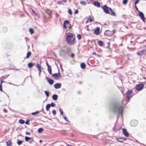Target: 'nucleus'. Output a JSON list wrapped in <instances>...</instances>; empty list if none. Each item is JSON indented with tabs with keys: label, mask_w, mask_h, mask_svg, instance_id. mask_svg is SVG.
<instances>
[{
	"label": "nucleus",
	"mask_w": 146,
	"mask_h": 146,
	"mask_svg": "<svg viewBox=\"0 0 146 146\" xmlns=\"http://www.w3.org/2000/svg\"><path fill=\"white\" fill-rule=\"evenodd\" d=\"M58 96L56 94H55V100H56L57 99Z\"/></svg>",
	"instance_id": "5fc2aeb1"
},
{
	"label": "nucleus",
	"mask_w": 146,
	"mask_h": 146,
	"mask_svg": "<svg viewBox=\"0 0 146 146\" xmlns=\"http://www.w3.org/2000/svg\"><path fill=\"white\" fill-rule=\"evenodd\" d=\"M46 64L48 67V66L49 67L50 66L48 64L47 62H46Z\"/></svg>",
	"instance_id": "13d9d810"
},
{
	"label": "nucleus",
	"mask_w": 146,
	"mask_h": 146,
	"mask_svg": "<svg viewBox=\"0 0 146 146\" xmlns=\"http://www.w3.org/2000/svg\"><path fill=\"white\" fill-rule=\"evenodd\" d=\"M31 114L32 115H35L36 114V112H32V113H31Z\"/></svg>",
	"instance_id": "4d7b16f0"
},
{
	"label": "nucleus",
	"mask_w": 146,
	"mask_h": 146,
	"mask_svg": "<svg viewBox=\"0 0 146 146\" xmlns=\"http://www.w3.org/2000/svg\"><path fill=\"white\" fill-rule=\"evenodd\" d=\"M77 38L79 40H80L81 38V36L80 34H78L77 35Z\"/></svg>",
	"instance_id": "4c0bfd02"
},
{
	"label": "nucleus",
	"mask_w": 146,
	"mask_h": 146,
	"mask_svg": "<svg viewBox=\"0 0 146 146\" xmlns=\"http://www.w3.org/2000/svg\"><path fill=\"white\" fill-rule=\"evenodd\" d=\"M48 72H49V74H51L52 73V69H51V66L49 67H48Z\"/></svg>",
	"instance_id": "393cba45"
},
{
	"label": "nucleus",
	"mask_w": 146,
	"mask_h": 146,
	"mask_svg": "<svg viewBox=\"0 0 146 146\" xmlns=\"http://www.w3.org/2000/svg\"><path fill=\"white\" fill-rule=\"evenodd\" d=\"M50 107H54L55 106V104L53 103H52L51 104H50Z\"/></svg>",
	"instance_id": "a18cd8bd"
},
{
	"label": "nucleus",
	"mask_w": 146,
	"mask_h": 146,
	"mask_svg": "<svg viewBox=\"0 0 146 146\" xmlns=\"http://www.w3.org/2000/svg\"><path fill=\"white\" fill-rule=\"evenodd\" d=\"M67 54V52L66 51H65L61 49L60 50V55L62 56H64Z\"/></svg>",
	"instance_id": "9d476101"
},
{
	"label": "nucleus",
	"mask_w": 146,
	"mask_h": 146,
	"mask_svg": "<svg viewBox=\"0 0 146 146\" xmlns=\"http://www.w3.org/2000/svg\"><path fill=\"white\" fill-rule=\"evenodd\" d=\"M50 104H47L46 106V110L48 111L49 110L50 108Z\"/></svg>",
	"instance_id": "7c9ffc66"
},
{
	"label": "nucleus",
	"mask_w": 146,
	"mask_h": 146,
	"mask_svg": "<svg viewBox=\"0 0 146 146\" xmlns=\"http://www.w3.org/2000/svg\"><path fill=\"white\" fill-rule=\"evenodd\" d=\"M133 91L131 90H128L126 93V97L128 98V101H130V99L132 97Z\"/></svg>",
	"instance_id": "20e7f679"
},
{
	"label": "nucleus",
	"mask_w": 146,
	"mask_h": 146,
	"mask_svg": "<svg viewBox=\"0 0 146 146\" xmlns=\"http://www.w3.org/2000/svg\"><path fill=\"white\" fill-rule=\"evenodd\" d=\"M70 55L72 58H73L74 56V55L73 53H72Z\"/></svg>",
	"instance_id": "09e8293b"
},
{
	"label": "nucleus",
	"mask_w": 146,
	"mask_h": 146,
	"mask_svg": "<svg viewBox=\"0 0 146 146\" xmlns=\"http://www.w3.org/2000/svg\"><path fill=\"white\" fill-rule=\"evenodd\" d=\"M60 114L63 115H64L63 113V111L61 110L60 108Z\"/></svg>",
	"instance_id": "37998d69"
},
{
	"label": "nucleus",
	"mask_w": 146,
	"mask_h": 146,
	"mask_svg": "<svg viewBox=\"0 0 146 146\" xmlns=\"http://www.w3.org/2000/svg\"><path fill=\"white\" fill-rule=\"evenodd\" d=\"M68 25H70L69 21L67 20H65L64 23L63 27L65 29H66L67 28V26H68Z\"/></svg>",
	"instance_id": "6e6552de"
},
{
	"label": "nucleus",
	"mask_w": 146,
	"mask_h": 146,
	"mask_svg": "<svg viewBox=\"0 0 146 146\" xmlns=\"http://www.w3.org/2000/svg\"><path fill=\"white\" fill-rule=\"evenodd\" d=\"M98 44L100 46H102L104 45L103 42L101 40H99L98 42Z\"/></svg>",
	"instance_id": "4be33fe9"
},
{
	"label": "nucleus",
	"mask_w": 146,
	"mask_h": 146,
	"mask_svg": "<svg viewBox=\"0 0 146 146\" xmlns=\"http://www.w3.org/2000/svg\"><path fill=\"white\" fill-rule=\"evenodd\" d=\"M3 111L5 112V113H7V110H6L5 109H3Z\"/></svg>",
	"instance_id": "6e6d98bb"
},
{
	"label": "nucleus",
	"mask_w": 146,
	"mask_h": 146,
	"mask_svg": "<svg viewBox=\"0 0 146 146\" xmlns=\"http://www.w3.org/2000/svg\"><path fill=\"white\" fill-rule=\"evenodd\" d=\"M25 133L27 135H29L30 134V133L29 132H26Z\"/></svg>",
	"instance_id": "3c124183"
},
{
	"label": "nucleus",
	"mask_w": 146,
	"mask_h": 146,
	"mask_svg": "<svg viewBox=\"0 0 146 146\" xmlns=\"http://www.w3.org/2000/svg\"><path fill=\"white\" fill-rule=\"evenodd\" d=\"M146 50H144L141 51H139L137 52V54L138 55L141 56L144 54Z\"/></svg>",
	"instance_id": "ddd939ff"
},
{
	"label": "nucleus",
	"mask_w": 146,
	"mask_h": 146,
	"mask_svg": "<svg viewBox=\"0 0 146 146\" xmlns=\"http://www.w3.org/2000/svg\"><path fill=\"white\" fill-rule=\"evenodd\" d=\"M52 98L53 100H55V94H53L52 96Z\"/></svg>",
	"instance_id": "864d4df0"
},
{
	"label": "nucleus",
	"mask_w": 146,
	"mask_h": 146,
	"mask_svg": "<svg viewBox=\"0 0 146 146\" xmlns=\"http://www.w3.org/2000/svg\"><path fill=\"white\" fill-rule=\"evenodd\" d=\"M128 1V0H123V4L124 5L126 4L127 3Z\"/></svg>",
	"instance_id": "e433bc0d"
},
{
	"label": "nucleus",
	"mask_w": 146,
	"mask_h": 146,
	"mask_svg": "<svg viewBox=\"0 0 146 146\" xmlns=\"http://www.w3.org/2000/svg\"><path fill=\"white\" fill-rule=\"evenodd\" d=\"M23 141L21 140H18L17 142V143L19 145H20L22 144Z\"/></svg>",
	"instance_id": "72a5a7b5"
},
{
	"label": "nucleus",
	"mask_w": 146,
	"mask_h": 146,
	"mask_svg": "<svg viewBox=\"0 0 146 146\" xmlns=\"http://www.w3.org/2000/svg\"><path fill=\"white\" fill-rule=\"evenodd\" d=\"M63 1L64 3H66L67 2V0H63Z\"/></svg>",
	"instance_id": "338daca9"
},
{
	"label": "nucleus",
	"mask_w": 146,
	"mask_h": 146,
	"mask_svg": "<svg viewBox=\"0 0 146 146\" xmlns=\"http://www.w3.org/2000/svg\"><path fill=\"white\" fill-rule=\"evenodd\" d=\"M51 12L48 9L45 10L44 13H42L43 17L45 19H49L50 17Z\"/></svg>",
	"instance_id": "7ed1b4c3"
},
{
	"label": "nucleus",
	"mask_w": 146,
	"mask_h": 146,
	"mask_svg": "<svg viewBox=\"0 0 146 146\" xmlns=\"http://www.w3.org/2000/svg\"><path fill=\"white\" fill-rule=\"evenodd\" d=\"M78 10H76L75 11L74 13L75 14H78Z\"/></svg>",
	"instance_id": "8fccbe9b"
},
{
	"label": "nucleus",
	"mask_w": 146,
	"mask_h": 146,
	"mask_svg": "<svg viewBox=\"0 0 146 146\" xmlns=\"http://www.w3.org/2000/svg\"><path fill=\"white\" fill-rule=\"evenodd\" d=\"M104 34V35L108 36H112L111 31L109 30L105 31Z\"/></svg>",
	"instance_id": "1a4fd4ad"
},
{
	"label": "nucleus",
	"mask_w": 146,
	"mask_h": 146,
	"mask_svg": "<svg viewBox=\"0 0 146 146\" xmlns=\"http://www.w3.org/2000/svg\"><path fill=\"white\" fill-rule=\"evenodd\" d=\"M92 54H93V55H95V54L96 55V53L95 52H93L92 53Z\"/></svg>",
	"instance_id": "69168bd1"
},
{
	"label": "nucleus",
	"mask_w": 146,
	"mask_h": 146,
	"mask_svg": "<svg viewBox=\"0 0 146 146\" xmlns=\"http://www.w3.org/2000/svg\"><path fill=\"white\" fill-rule=\"evenodd\" d=\"M46 80L50 85H52L54 83V80L48 77H46Z\"/></svg>",
	"instance_id": "f8f14e48"
},
{
	"label": "nucleus",
	"mask_w": 146,
	"mask_h": 146,
	"mask_svg": "<svg viewBox=\"0 0 146 146\" xmlns=\"http://www.w3.org/2000/svg\"><path fill=\"white\" fill-rule=\"evenodd\" d=\"M52 76L54 77H55V73L53 74H52Z\"/></svg>",
	"instance_id": "774afa93"
},
{
	"label": "nucleus",
	"mask_w": 146,
	"mask_h": 146,
	"mask_svg": "<svg viewBox=\"0 0 146 146\" xmlns=\"http://www.w3.org/2000/svg\"><path fill=\"white\" fill-rule=\"evenodd\" d=\"M33 64L31 63H29L28 64V67L29 68H31L33 66Z\"/></svg>",
	"instance_id": "cd10ccee"
},
{
	"label": "nucleus",
	"mask_w": 146,
	"mask_h": 146,
	"mask_svg": "<svg viewBox=\"0 0 146 146\" xmlns=\"http://www.w3.org/2000/svg\"><path fill=\"white\" fill-rule=\"evenodd\" d=\"M68 12L69 14L71 15L72 14V11L70 9H69L68 11Z\"/></svg>",
	"instance_id": "ea45409f"
},
{
	"label": "nucleus",
	"mask_w": 146,
	"mask_h": 146,
	"mask_svg": "<svg viewBox=\"0 0 146 146\" xmlns=\"http://www.w3.org/2000/svg\"><path fill=\"white\" fill-rule=\"evenodd\" d=\"M109 14L114 16H115V13L111 9H110V13H109Z\"/></svg>",
	"instance_id": "412c9836"
},
{
	"label": "nucleus",
	"mask_w": 146,
	"mask_h": 146,
	"mask_svg": "<svg viewBox=\"0 0 146 146\" xmlns=\"http://www.w3.org/2000/svg\"><path fill=\"white\" fill-rule=\"evenodd\" d=\"M123 133L124 135L126 137H128L129 135V134L128 132L127 131L126 129L123 128Z\"/></svg>",
	"instance_id": "9b49d317"
},
{
	"label": "nucleus",
	"mask_w": 146,
	"mask_h": 146,
	"mask_svg": "<svg viewBox=\"0 0 146 146\" xmlns=\"http://www.w3.org/2000/svg\"><path fill=\"white\" fill-rule=\"evenodd\" d=\"M138 124V122L136 120H132L130 123L131 125L133 127L136 126Z\"/></svg>",
	"instance_id": "0eeeda50"
},
{
	"label": "nucleus",
	"mask_w": 146,
	"mask_h": 146,
	"mask_svg": "<svg viewBox=\"0 0 146 146\" xmlns=\"http://www.w3.org/2000/svg\"><path fill=\"white\" fill-rule=\"evenodd\" d=\"M141 19L143 20V21H145V18L144 17L143 18H141Z\"/></svg>",
	"instance_id": "0e129e2a"
},
{
	"label": "nucleus",
	"mask_w": 146,
	"mask_h": 146,
	"mask_svg": "<svg viewBox=\"0 0 146 146\" xmlns=\"http://www.w3.org/2000/svg\"><path fill=\"white\" fill-rule=\"evenodd\" d=\"M29 31L30 32V33L31 34H33L34 33V31H33V29H32V28H30L29 29Z\"/></svg>",
	"instance_id": "c9c22d12"
},
{
	"label": "nucleus",
	"mask_w": 146,
	"mask_h": 146,
	"mask_svg": "<svg viewBox=\"0 0 146 146\" xmlns=\"http://www.w3.org/2000/svg\"><path fill=\"white\" fill-rule=\"evenodd\" d=\"M93 4L94 5L98 7H99L100 6V3L98 1H94L93 3Z\"/></svg>",
	"instance_id": "f3484780"
},
{
	"label": "nucleus",
	"mask_w": 146,
	"mask_h": 146,
	"mask_svg": "<svg viewBox=\"0 0 146 146\" xmlns=\"http://www.w3.org/2000/svg\"><path fill=\"white\" fill-rule=\"evenodd\" d=\"M31 55V52H29L27 54L26 57L28 58Z\"/></svg>",
	"instance_id": "bb28decb"
},
{
	"label": "nucleus",
	"mask_w": 146,
	"mask_h": 146,
	"mask_svg": "<svg viewBox=\"0 0 146 146\" xmlns=\"http://www.w3.org/2000/svg\"><path fill=\"white\" fill-rule=\"evenodd\" d=\"M43 131V128H39L38 129V132L39 133H41Z\"/></svg>",
	"instance_id": "c756f323"
},
{
	"label": "nucleus",
	"mask_w": 146,
	"mask_h": 146,
	"mask_svg": "<svg viewBox=\"0 0 146 146\" xmlns=\"http://www.w3.org/2000/svg\"><path fill=\"white\" fill-rule=\"evenodd\" d=\"M135 8L136 9V10L137 11H138L139 12H140V11H139L138 9V8L137 7V6H135Z\"/></svg>",
	"instance_id": "603ef678"
},
{
	"label": "nucleus",
	"mask_w": 146,
	"mask_h": 146,
	"mask_svg": "<svg viewBox=\"0 0 146 146\" xmlns=\"http://www.w3.org/2000/svg\"><path fill=\"white\" fill-rule=\"evenodd\" d=\"M63 117L65 120H66V121L67 122H69V120L68 119V118L66 117V116L65 115H63Z\"/></svg>",
	"instance_id": "f704fd0d"
},
{
	"label": "nucleus",
	"mask_w": 146,
	"mask_h": 146,
	"mask_svg": "<svg viewBox=\"0 0 146 146\" xmlns=\"http://www.w3.org/2000/svg\"><path fill=\"white\" fill-rule=\"evenodd\" d=\"M141 19L143 20V21H145V18L144 17L143 18H141Z\"/></svg>",
	"instance_id": "e2e57ef3"
},
{
	"label": "nucleus",
	"mask_w": 146,
	"mask_h": 146,
	"mask_svg": "<svg viewBox=\"0 0 146 146\" xmlns=\"http://www.w3.org/2000/svg\"><path fill=\"white\" fill-rule=\"evenodd\" d=\"M61 87V84L60 83H56L55 84V88L56 89H58L60 88Z\"/></svg>",
	"instance_id": "6ab92c4d"
},
{
	"label": "nucleus",
	"mask_w": 146,
	"mask_h": 146,
	"mask_svg": "<svg viewBox=\"0 0 146 146\" xmlns=\"http://www.w3.org/2000/svg\"><path fill=\"white\" fill-rule=\"evenodd\" d=\"M116 140H117L119 142L123 143V142L125 141L126 140V139L121 138V137H119L118 138H117L116 139Z\"/></svg>",
	"instance_id": "dca6fc26"
},
{
	"label": "nucleus",
	"mask_w": 146,
	"mask_h": 146,
	"mask_svg": "<svg viewBox=\"0 0 146 146\" xmlns=\"http://www.w3.org/2000/svg\"><path fill=\"white\" fill-rule=\"evenodd\" d=\"M19 122L20 124H23L25 123V121L22 119H20L19 120Z\"/></svg>",
	"instance_id": "c85d7f7f"
},
{
	"label": "nucleus",
	"mask_w": 146,
	"mask_h": 146,
	"mask_svg": "<svg viewBox=\"0 0 146 146\" xmlns=\"http://www.w3.org/2000/svg\"><path fill=\"white\" fill-rule=\"evenodd\" d=\"M75 36L74 35L71 33H67L66 41L67 43L70 45H73L75 42Z\"/></svg>",
	"instance_id": "f03ea898"
},
{
	"label": "nucleus",
	"mask_w": 146,
	"mask_h": 146,
	"mask_svg": "<svg viewBox=\"0 0 146 146\" xmlns=\"http://www.w3.org/2000/svg\"><path fill=\"white\" fill-rule=\"evenodd\" d=\"M31 139V137H29L27 136H26L25 137V140L26 141H28L30 139Z\"/></svg>",
	"instance_id": "473e14b6"
},
{
	"label": "nucleus",
	"mask_w": 146,
	"mask_h": 146,
	"mask_svg": "<svg viewBox=\"0 0 146 146\" xmlns=\"http://www.w3.org/2000/svg\"><path fill=\"white\" fill-rule=\"evenodd\" d=\"M89 20L90 22H92V21H94L93 17H92V18L90 17L89 18Z\"/></svg>",
	"instance_id": "a19ab883"
},
{
	"label": "nucleus",
	"mask_w": 146,
	"mask_h": 146,
	"mask_svg": "<svg viewBox=\"0 0 146 146\" xmlns=\"http://www.w3.org/2000/svg\"><path fill=\"white\" fill-rule=\"evenodd\" d=\"M29 121H30V120L29 119L25 121V124H27V125L29 124Z\"/></svg>",
	"instance_id": "c03bdc74"
},
{
	"label": "nucleus",
	"mask_w": 146,
	"mask_h": 146,
	"mask_svg": "<svg viewBox=\"0 0 146 146\" xmlns=\"http://www.w3.org/2000/svg\"><path fill=\"white\" fill-rule=\"evenodd\" d=\"M80 3L81 5H83L84 6H85L87 5L86 3V2L84 1H81L80 2Z\"/></svg>",
	"instance_id": "b1692460"
},
{
	"label": "nucleus",
	"mask_w": 146,
	"mask_h": 146,
	"mask_svg": "<svg viewBox=\"0 0 146 146\" xmlns=\"http://www.w3.org/2000/svg\"><path fill=\"white\" fill-rule=\"evenodd\" d=\"M110 9H111L107 7L106 5H105L103 7V9L104 12L107 14L110 13Z\"/></svg>",
	"instance_id": "39448f33"
},
{
	"label": "nucleus",
	"mask_w": 146,
	"mask_h": 146,
	"mask_svg": "<svg viewBox=\"0 0 146 146\" xmlns=\"http://www.w3.org/2000/svg\"><path fill=\"white\" fill-rule=\"evenodd\" d=\"M139 0H136V1L135 3V5H136L137 3H139Z\"/></svg>",
	"instance_id": "49530a36"
},
{
	"label": "nucleus",
	"mask_w": 146,
	"mask_h": 146,
	"mask_svg": "<svg viewBox=\"0 0 146 146\" xmlns=\"http://www.w3.org/2000/svg\"><path fill=\"white\" fill-rule=\"evenodd\" d=\"M62 3V1H58L57 2V4H60Z\"/></svg>",
	"instance_id": "de8ad7c7"
},
{
	"label": "nucleus",
	"mask_w": 146,
	"mask_h": 146,
	"mask_svg": "<svg viewBox=\"0 0 146 146\" xmlns=\"http://www.w3.org/2000/svg\"><path fill=\"white\" fill-rule=\"evenodd\" d=\"M52 113L54 115H55V110H53L52 111Z\"/></svg>",
	"instance_id": "680f3d73"
},
{
	"label": "nucleus",
	"mask_w": 146,
	"mask_h": 146,
	"mask_svg": "<svg viewBox=\"0 0 146 146\" xmlns=\"http://www.w3.org/2000/svg\"><path fill=\"white\" fill-rule=\"evenodd\" d=\"M45 94L46 95V96L47 97H48L49 96V93L47 91H45L44 92Z\"/></svg>",
	"instance_id": "58836bf2"
},
{
	"label": "nucleus",
	"mask_w": 146,
	"mask_h": 146,
	"mask_svg": "<svg viewBox=\"0 0 146 146\" xmlns=\"http://www.w3.org/2000/svg\"><path fill=\"white\" fill-rule=\"evenodd\" d=\"M36 67L38 68V70L39 72V74H40V72H41V66L38 63L36 65Z\"/></svg>",
	"instance_id": "a211bd4d"
},
{
	"label": "nucleus",
	"mask_w": 146,
	"mask_h": 146,
	"mask_svg": "<svg viewBox=\"0 0 146 146\" xmlns=\"http://www.w3.org/2000/svg\"><path fill=\"white\" fill-rule=\"evenodd\" d=\"M86 65L84 63H82L80 64L81 68L82 69H84L85 68Z\"/></svg>",
	"instance_id": "5701e85b"
},
{
	"label": "nucleus",
	"mask_w": 146,
	"mask_h": 146,
	"mask_svg": "<svg viewBox=\"0 0 146 146\" xmlns=\"http://www.w3.org/2000/svg\"><path fill=\"white\" fill-rule=\"evenodd\" d=\"M144 86L143 84H139L136 86V88L139 91L141 90L143 87Z\"/></svg>",
	"instance_id": "423d86ee"
},
{
	"label": "nucleus",
	"mask_w": 146,
	"mask_h": 146,
	"mask_svg": "<svg viewBox=\"0 0 146 146\" xmlns=\"http://www.w3.org/2000/svg\"><path fill=\"white\" fill-rule=\"evenodd\" d=\"M5 82L4 81H1V83H0V90L2 92V84L3 82Z\"/></svg>",
	"instance_id": "2f4dec72"
},
{
	"label": "nucleus",
	"mask_w": 146,
	"mask_h": 146,
	"mask_svg": "<svg viewBox=\"0 0 146 146\" xmlns=\"http://www.w3.org/2000/svg\"><path fill=\"white\" fill-rule=\"evenodd\" d=\"M111 33L112 35H113L116 32V31L115 29H114L112 31H111Z\"/></svg>",
	"instance_id": "79ce46f5"
},
{
	"label": "nucleus",
	"mask_w": 146,
	"mask_h": 146,
	"mask_svg": "<svg viewBox=\"0 0 146 146\" xmlns=\"http://www.w3.org/2000/svg\"><path fill=\"white\" fill-rule=\"evenodd\" d=\"M100 28L97 27L96 29H95L94 31V33L96 35H98L100 34L99 32Z\"/></svg>",
	"instance_id": "2eb2a0df"
},
{
	"label": "nucleus",
	"mask_w": 146,
	"mask_h": 146,
	"mask_svg": "<svg viewBox=\"0 0 146 146\" xmlns=\"http://www.w3.org/2000/svg\"><path fill=\"white\" fill-rule=\"evenodd\" d=\"M35 112H36V114H37L39 113L40 111H36Z\"/></svg>",
	"instance_id": "bf43d9fd"
},
{
	"label": "nucleus",
	"mask_w": 146,
	"mask_h": 146,
	"mask_svg": "<svg viewBox=\"0 0 146 146\" xmlns=\"http://www.w3.org/2000/svg\"><path fill=\"white\" fill-rule=\"evenodd\" d=\"M61 76L60 74L59 71H58V73H55V79L58 80L61 78Z\"/></svg>",
	"instance_id": "4468645a"
},
{
	"label": "nucleus",
	"mask_w": 146,
	"mask_h": 146,
	"mask_svg": "<svg viewBox=\"0 0 146 146\" xmlns=\"http://www.w3.org/2000/svg\"><path fill=\"white\" fill-rule=\"evenodd\" d=\"M35 112H36V114H37L39 113L40 111H36Z\"/></svg>",
	"instance_id": "052dcab7"
},
{
	"label": "nucleus",
	"mask_w": 146,
	"mask_h": 146,
	"mask_svg": "<svg viewBox=\"0 0 146 146\" xmlns=\"http://www.w3.org/2000/svg\"><path fill=\"white\" fill-rule=\"evenodd\" d=\"M113 109L115 112L118 114V117L120 115L122 116L123 107L121 104L117 102L115 103L113 105Z\"/></svg>",
	"instance_id": "f257e3e1"
},
{
	"label": "nucleus",
	"mask_w": 146,
	"mask_h": 146,
	"mask_svg": "<svg viewBox=\"0 0 146 146\" xmlns=\"http://www.w3.org/2000/svg\"><path fill=\"white\" fill-rule=\"evenodd\" d=\"M139 15L141 18H143L144 17V14L142 12L140 11L139 12Z\"/></svg>",
	"instance_id": "aec40b11"
},
{
	"label": "nucleus",
	"mask_w": 146,
	"mask_h": 146,
	"mask_svg": "<svg viewBox=\"0 0 146 146\" xmlns=\"http://www.w3.org/2000/svg\"><path fill=\"white\" fill-rule=\"evenodd\" d=\"M11 141L9 140L7 142V146H11Z\"/></svg>",
	"instance_id": "a878e982"
}]
</instances>
